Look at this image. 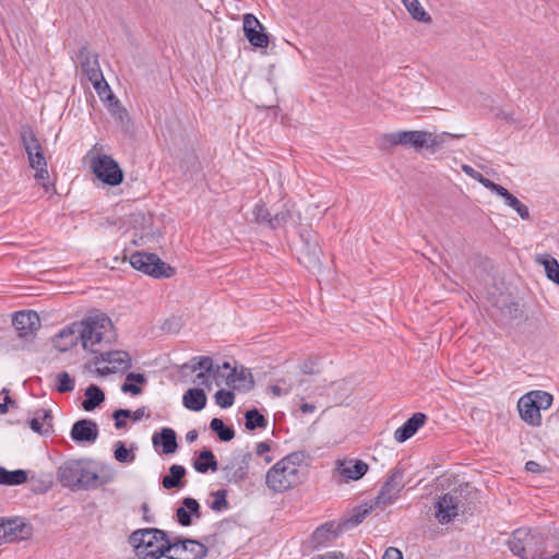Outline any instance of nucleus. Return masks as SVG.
Listing matches in <instances>:
<instances>
[{"label": "nucleus", "mask_w": 559, "mask_h": 559, "mask_svg": "<svg viewBox=\"0 0 559 559\" xmlns=\"http://www.w3.org/2000/svg\"><path fill=\"white\" fill-rule=\"evenodd\" d=\"M80 328L82 347L93 354L103 352L104 346L109 345L115 337L112 322L104 313L86 317Z\"/></svg>", "instance_id": "obj_1"}, {"label": "nucleus", "mask_w": 559, "mask_h": 559, "mask_svg": "<svg viewBox=\"0 0 559 559\" xmlns=\"http://www.w3.org/2000/svg\"><path fill=\"white\" fill-rule=\"evenodd\" d=\"M302 457V453L294 452L274 464L266 472V486L274 492H284L299 485L302 480L300 473Z\"/></svg>", "instance_id": "obj_2"}, {"label": "nucleus", "mask_w": 559, "mask_h": 559, "mask_svg": "<svg viewBox=\"0 0 559 559\" xmlns=\"http://www.w3.org/2000/svg\"><path fill=\"white\" fill-rule=\"evenodd\" d=\"M140 559H159L169 552L170 539L158 528H142L134 531L129 537Z\"/></svg>", "instance_id": "obj_3"}, {"label": "nucleus", "mask_w": 559, "mask_h": 559, "mask_svg": "<svg viewBox=\"0 0 559 559\" xmlns=\"http://www.w3.org/2000/svg\"><path fill=\"white\" fill-rule=\"evenodd\" d=\"M58 480L71 489H91L96 487L97 473L86 468L82 460H68L57 472Z\"/></svg>", "instance_id": "obj_4"}, {"label": "nucleus", "mask_w": 559, "mask_h": 559, "mask_svg": "<svg viewBox=\"0 0 559 559\" xmlns=\"http://www.w3.org/2000/svg\"><path fill=\"white\" fill-rule=\"evenodd\" d=\"M21 139L28 157L29 166L35 170V179L41 182L43 188L48 192L50 188H53V185H50L48 181L49 174L47 162L38 139L31 128H24L21 131Z\"/></svg>", "instance_id": "obj_5"}, {"label": "nucleus", "mask_w": 559, "mask_h": 559, "mask_svg": "<svg viewBox=\"0 0 559 559\" xmlns=\"http://www.w3.org/2000/svg\"><path fill=\"white\" fill-rule=\"evenodd\" d=\"M552 395L542 390L531 391L518 401L521 419L532 427L542 425L540 411L548 409L552 404Z\"/></svg>", "instance_id": "obj_6"}, {"label": "nucleus", "mask_w": 559, "mask_h": 559, "mask_svg": "<svg viewBox=\"0 0 559 559\" xmlns=\"http://www.w3.org/2000/svg\"><path fill=\"white\" fill-rule=\"evenodd\" d=\"M78 59L82 71L93 84L99 97L110 102L115 99V104L118 105L119 100L111 94L110 87L104 79L98 62V56L90 50L87 46H83L79 51Z\"/></svg>", "instance_id": "obj_7"}, {"label": "nucleus", "mask_w": 559, "mask_h": 559, "mask_svg": "<svg viewBox=\"0 0 559 559\" xmlns=\"http://www.w3.org/2000/svg\"><path fill=\"white\" fill-rule=\"evenodd\" d=\"M95 176L108 186H118L123 180V173L119 164L109 155L95 154L92 151L85 156Z\"/></svg>", "instance_id": "obj_8"}, {"label": "nucleus", "mask_w": 559, "mask_h": 559, "mask_svg": "<svg viewBox=\"0 0 559 559\" xmlns=\"http://www.w3.org/2000/svg\"><path fill=\"white\" fill-rule=\"evenodd\" d=\"M509 549L522 559H536L542 552V544L528 528L515 530L508 540Z\"/></svg>", "instance_id": "obj_9"}, {"label": "nucleus", "mask_w": 559, "mask_h": 559, "mask_svg": "<svg viewBox=\"0 0 559 559\" xmlns=\"http://www.w3.org/2000/svg\"><path fill=\"white\" fill-rule=\"evenodd\" d=\"M130 264L133 269L156 278L171 277L175 274V270L155 253L136 251L130 255Z\"/></svg>", "instance_id": "obj_10"}, {"label": "nucleus", "mask_w": 559, "mask_h": 559, "mask_svg": "<svg viewBox=\"0 0 559 559\" xmlns=\"http://www.w3.org/2000/svg\"><path fill=\"white\" fill-rule=\"evenodd\" d=\"M97 355L94 364L97 366L96 373L102 377L124 372L132 366L131 356L124 350L100 352Z\"/></svg>", "instance_id": "obj_11"}, {"label": "nucleus", "mask_w": 559, "mask_h": 559, "mask_svg": "<svg viewBox=\"0 0 559 559\" xmlns=\"http://www.w3.org/2000/svg\"><path fill=\"white\" fill-rule=\"evenodd\" d=\"M169 546V552H173L169 559H203L209 552L204 544L190 538L176 537L170 539Z\"/></svg>", "instance_id": "obj_12"}, {"label": "nucleus", "mask_w": 559, "mask_h": 559, "mask_svg": "<svg viewBox=\"0 0 559 559\" xmlns=\"http://www.w3.org/2000/svg\"><path fill=\"white\" fill-rule=\"evenodd\" d=\"M403 478V471L401 468H394L374 498V506L384 509L392 504L399 498L404 487Z\"/></svg>", "instance_id": "obj_13"}, {"label": "nucleus", "mask_w": 559, "mask_h": 559, "mask_svg": "<svg viewBox=\"0 0 559 559\" xmlns=\"http://www.w3.org/2000/svg\"><path fill=\"white\" fill-rule=\"evenodd\" d=\"M425 131H397L383 134L379 140L381 148H388L396 145H404L416 151L423 148Z\"/></svg>", "instance_id": "obj_14"}, {"label": "nucleus", "mask_w": 559, "mask_h": 559, "mask_svg": "<svg viewBox=\"0 0 559 559\" xmlns=\"http://www.w3.org/2000/svg\"><path fill=\"white\" fill-rule=\"evenodd\" d=\"M32 533V526L21 518L2 520L0 523L2 544L28 539Z\"/></svg>", "instance_id": "obj_15"}, {"label": "nucleus", "mask_w": 559, "mask_h": 559, "mask_svg": "<svg viewBox=\"0 0 559 559\" xmlns=\"http://www.w3.org/2000/svg\"><path fill=\"white\" fill-rule=\"evenodd\" d=\"M461 493L456 490L447 492L438 499L436 519L441 524L453 521L459 515Z\"/></svg>", "instance_id": "obj_16"}, {"label": "nucleus", "mask_w": 559, "mask_h": 559, "mask_svg": "<svg viewBox=\"0 0 559 559\" xmlns=\"http://www.w3.org/2000/svg\"><path fill=\"white\" fill-rule=\"evenodd\" d=\"M242 28L250 45L255 48H266L269 46V36L264 26L253 14L247 13L243 15Z\"/></svg>", "instance_id": "obj_17"}, {"label": "nucleus", "mask_w": 559, "mask_h": 559, "mask_svg": "<svg viewBox=\"0 0 559 559\" xmlns=\"http://www.w3.org/2000/svg\"><path fill=\"white\" fill-rule=\"evenodd\" d=\"M12 324L20 337L32 336L39 326V317L34 310H22L14 313Z\"/></svg>", "instance_id": "obj_18"}, {"label": "nucleus", "mask_w": 559, "mask_h": 559, "mask_svg": "<svg viewBox=\"0 0 559 559\" xmlns=\"http://www.w3.org/2000/svg\"><path fill=\"white\" fill-rule=\"evenodd\" d=\"M301 221L300 212L296 209L295 203L286 202L283 205V209L275 213L272 217L271 228H282V227H298Z\"/></svg>", "instance_id": "obj_19"}, {"label": "nucleus", "mask_w": 559, "mask_h": 559, "mask_svg": "<svg viewBox=\"0 0 559 559\" xmlns=\"http://www.w3.org/2000/svg\"><path fill=\"white\" fill-rule=\"evenodd\" d=\"M70 436L78 443H94L98 438V426L91 419H80L73 424Z\"/></svg>", "instance_id": "obj_20"}, {"label": "nucleus", "mask_w": 559, "mask_h": 559, "mask_svg": "<svg viewBox=\"0 0 559 559\" xmlns=\"http://www.w3.org/2000/svg\"><path fill=\"white\" fill-rule=\"evenodd\" d=\"M191 370L197 372L193 383L198 386L211 390V370H212V358L210 356H199L192 358Z\"/></svg>", "instance_id": "obj_21"}, {"label": "nucleus", "mask_w": 559, "mask_h": 559, "mask_svg": "<svg viewBox=\"0 0 559 559\" xmlns=\"http://www.w3.org/2000/svg\"><path fill=\"white\" fill-rule=\"evenodd\" d=\"M427 416L424 413H415L401 427L394 431V439L403 443L412 438L426 423Z\"/></svg>", "instance_id": "obj_22"}, {"label": "nucleus", "mask_w": 559, "mask_h": 559, "mask_svg": "<svg viewBox=\"0 0 559 559\" xmlns=\"http://www.w3.org/2000/svg\"><path fill=\"white\" fill-rule=\"evenodd\" d=\"M321 255L322 250L317 239H307L300 252L299 261L308 269H316L321 265Z\"/></svg>", "instance_id": "obj_23"}, {"label": "nucleus", "mask_w": 559, "mask_h": 559, "mask_svg": "<svg viewBox=\"0 0 559 559\" xmlns=\"http://www.w3.org/2000/svg\"><path fill=\"white\" fill-rule=\"evenodd\" d=\"M337 471L346 479L358 480L368 471V464L364 461H344L338 463Z\"/></svg>", "instance_id": "obj_24"}, {"label": "nucleus", "mask_w": 559, "mask_h": 559, "mask_svg": "<svg viewBox=\"0 0 559 559\" xmlns=\"http://www.w3.org/2000/svg\"><path fill=\"white\" fill-rule=\"evenodd\" d=\"M176 515L180 525H191V515H194L195 518L201 516L199 502L193 498H185L182 500V507L177 509Z\"/></svg>", "instance_id": "obj_25"}, {"label": "nucleus", "mask_w": 559, "mask_h": 559, "mask_svg": "<svg viewBox=\"0 0 559 559\" xmlns=\"http://www.w3.org/2000/svg\"><path fill=\"white\" fill-rule=\"evenodd\" d=\"M340 526L335 522H326L319 526L312 534V543L316 547L325 546L338 535Z\"/></svg>", "instance_id": "obj_26"}, {"label": "nucleus", "mask_w": 559, "mask_h": 559, "mask_svg": "<svg viewBox=\"0 0 559 559\" xmlns=\"http://www.w3.org/2000/svg\"><path fill=\"white\" fill-rule=\"evenodd\" d=\"M80 334H76L75 328L67 326L62 329L52 340L53 346L59 352H67L76 345Z\"/></svg>", "instance_id": "obj_27"}, {"label": "nucleus", "mask_w": 559, "mask_h": 559, "mask_svg": "<svg viewBox=\"0 0 559 559\" xmlns=\"http://www.w3.org/2000/svg\"><path fill=\"white\" fill-rule=\"evenodd\" d=\"M154 445H162L163 453L170 454L177 450L176 432L171 428H163L160 432H155L152 438Z\"/></svg>", "instance_id": "obj_28"}, {"label": "nucleus", "mask_w": 559, "mask_h": 559, "mask_svg": "<svg viewBox=\"0 0 559 559\" xmlns=\"http://www.w3.org/2000/svg\"><path fill=\"white\" fill-rule=\"evenodd\" d=\"M53 417L49 409H39L29 421L33 431L39 435H48L52 430Z\"/></svg>", "instance_id": "obj_29"}, {"label": "nucleus", "mask_w": 559, "mask_h": 559, "mask_svg": "<svg viewBox=\"0 0 559 559\" xmlns=\"http://www.w3.org/2000/svg\"><path fill=\"white\" fill-rule=\"evenodd\" d=\"M206 394L200 388L189 389L182 396L185 407L193 412L202 411L206 405Z\"/></svg>", "instance_id": "obj_30"}, {"label": "nucleus", "mask_w": 559, "mask_h": 559, "mask_svg": "<svg viewBox=\"0 0 559 559\" xmlns=\"http://www.w3.org/2000/svg\"><path fill=\"white\" fill-rule=\"evenodd\" d=\"M461 134H452L448 132L442 133H431L428 131H425L424 142H423V148H427L431 151L432 153L440 150L449 140L459 139L462 138Z\"/></svg>", "instance_id": "obj_31"}, {"label": "nucleus", "mask_w": 559, "mask_h": 559, "mask_svg": "<svg viewBox=\"0 0 559 559\" xmlns=\"http://www.w3.org/2000/svg\"><path fill=\"white\" fill-rule=\"evenodd\" d=\"M499 197H501L504 201V204L514 210L522 219L528 221L531 218L528 207L524 203H522L515 195L509 192L508 189L504 188V190L501 192Z\"/></svg>", "instance_id": "obj_32"}, {"label": "nucleus", "mask_w": 559, "mask_h": 559, "mask_svg": "<svg viewBox=\"0 0 559 559\" xmlns=\"http://www.w3.org/2000/svg\"><path fill=\"white\" fill-rule=\"evenodd\" d=\"M409 15L418 22L428 24L431 22V16L423 8L419 0H401Z\"/></svg>", "instance_id": "obj_33"}, {"label": "nucleus", "mask_w": 559, "mask_h": 559, "mask_svg": "<svg viewBox=\"0 0 559 559\" xmlns=\"http://www.w3.org/2000/svg\"><path fill=\"white\" fill-rule=\"evenodd\" d=\"M105 400L104 392L95 384H91L85 390V400L82 406L85 411L90 412L97 407Z\"/></svg>", "instance_id": "obj_34"}, {"label": "nucleus", "mask_w": 559, "mask_h": 559, "mask_svg": "<svg viewBox=\"0 0 559 559\" xmlns=\"http://www.w3.org/2000/svg\"><path fill=\"white\" fill-rule=\"evenodd\" d=\"M27 480L24 469L8 471L0 466V484L7 486L22 485Z\"/></svg>", "instance_id": "obj_35"}, {"label": "nucleus", "mask_w": 559, "mask_h": 559, "mask_svg": "<svg viewBox=\"0 0 559 559\" xmlns=\"http://www.w3.org/2000/svg\"><path fill=\"white\" fill-rule=\"evenodd\" d=\"M186 475V468L181 465H171L169 467V475L165 476L162 480L163 487L166 489L179 488L183 484L181 479Z\"/></svg>", "instance_id": "obj_36"}, {"label": "nucleus", "mask_w": 559, "mask_h": 559, "mask_svg": "<svg viewBox=\"0 0 559 559\" xmlns=\"http://www.w3.org/2000/svg\"><path fill=\"white\" fill-rule=\"evenodd\" d=\"M193 467L199 473H206L209 469L215 472L218 468L214 454L210 450H204L194 461Z\"/></svg>", "instance_id": "obj_37"}, {"label": "nucleus", "mask_w": 559, "mask_h": 559, "mask_svg": "<svg viewBox=\"0 0 559 559\" xmlns=\"http://www.w3.org/2000/svg\"><path fill=\"white\" fill-rule=\"evenodd\" d=\"M236 370L224 372L218 367L214 366V362L212 361L211 383L214 382L216 385H222L223 382H225L227 385L236 388Z\"/></svg>", "instance_id": "obj_38"}, {"label": "nucleus", "mask_w": 559, "mask_h": 559, "mask_svg": "<svg viewBox=\"0 0 559 559\" xmlns=\"http://www.w3.org/2000/svg\"><path fill=\"white\" fill-rule=\"evenodd\" d=\"M537 262L543 264L545 267L546 276L548 280L559 285V263L551 255H543L537 258Z\"/></svg>", "instance_id": "obj_39"}, {"label": "nucleus", "mask_w": 559, "mask_h": 559, "mask_svg": "<svg viewBox=\"0 0 559 559\" xmlns=\"http://www.w3.org/2000/svg\"><path fill=\"white\" fill-rule=\"evenodd\" d=\"M246 418V428L248 430H254L257 428H265L267 425L266 418L259 413L258 409H249L245 414Z\"/></svg>", "instance_id": "obj_40"}, {"label": "nucleus", "mask_w": 559, "mask_h": 559, "mask_svg": "<svg viewBox=\"0 0 559 559\" xmlns=\"http://www.w3.org/2000/svg\"><path fill=\"white\" fill-rule=\"evenodd\" d=\"M210 427L222 441L227 442L235 437V431L230 427L225 426L224 421L219 418H213L210 423Z\"/></svg>", "instance_id": "obj_41"}, {"label": "nucleus", "mask_w": 559, "mask_h": 559, "mask_svg": "<svg viewBox=\"0 0 559 559\" xmlns=\"http://www.w3.org/2000/svg\"><path fill=\"white\" fill-rule=\"evenodd\" d=\"M250 461H251V454L249 452H246L241 456L240 465L233 471L231 476L229 477V480L234 481V483H239V481L246 479Z\"/></svg>", "instance_id": "obj_42"}, {"label": "nucleus", "mask_w": 559, "mask_h": 559, "mask_svg": "<svg viewBox=\"0 0 559 559\" xmlns=\"http://www.w3.org/2000/svg\"><path fill=\"white\" fill-rule=\"evenodd\" d=\"M57 380V390L60 393L72 392L74 390L75 383L74 379L70 377L67 371H61L56 376Z\"/></svg>", "instance_id": "obj_43"}, {"label": "nucleus", "mask_w": 559, "mask_h": 559, "mask_svg": "<svg viewBox=\"0 0 559 559\" xmlns=\"http://www.w3.org/2000/svg\"><path fill=\"white\" fill-rule=\"evenodd\" d=\"M115 459L120 463H132L135 460V454L129 451L122 441H117L115 444Z\"/></svg>", "instance_id": "obj_44"}, {"label": "nucleus", "mask_w": 559, "mask_h": 559, "mask_svg": "<svg viewBox=\"0 0 559 559\" xmlns=\"http://www.w3.org/2000/svg\"><path fill=\"white\" fill-rule=\"evenodd\" d=\"M254 221L259 224H265L271 228V222L273 215L269 212L267 207L263 203L255 204L252 211Z\"/></svg>", "instance_id": "obj_45"}, {"label": "nucleus", "mask_w": 559, "mask_h": 559, "mask_svg": "<svg viewBox=\"0 0 559 559\" xmlns=\"http://www.w3.org/2000/svg\"><path fill=\"white\" fill-rule=\"evenodd\" d=\"M214 500L211 502V509L215 512H222L228 509V501L226 499L227 491L219 489L213 493Z\"/></svg>", "instance_id": "obj_46"}, {"label": "nucleus", "mask_w": 559, "mask_h": 559, "mask_svg": "<svg viewBox=\"0 0 559 559\" xmlns=\"http://www.w3.org/2000/svg\"><path fill=\"white\" fill-rule=\"evenodd\" d=\"M215 402L222 408H228L233 406L235 402V395L231 391L218 390L215 393Z\"/></svg>", "instance_id": "obj_47"}, {"label": "nucleus", "mask_w": 559, "mask_h": 559, "mask_svg": "<svg viewBox=\"0 0 559 559\" xmlns=\"http://www.w3.org/2000/svg\"><path fill=\"white\" fill-rule=\"evenodd\" d=\"M112 417L115 419V427L117 429H122L127 426V421L124 420V418L131 417V411L119 408L114 412Z\"/></svg>", "instance_id": "obj_48"}, {"label": "nucleus", "mask_w": 559, "mask_h": 559, "mask_svg": "<svg viewBox=\"0 0 559 559\" xmlns=\"http://www.w3.org/2000/svg\"><path fill=\"white\" fill-rule=\"evenodd\" d=\"M480 185H483L486 189L495 192L497 195H500L504 190V187L491 181L490 179L484 177L481 174L476 179Z\"/></svg>", "instance_id": "obj_49"}, {"label": "nucleus", "mask_w": 559, "mask_h": 559, "mask_svg": "<svg viewBox=\"0 0 559 559\" xmlns=\"http://www.w3.org/2000/svg\"><path fill=\"white\" fill-rule=\"evenodd\" d=\"M372 508L373 507L371 506L370 508H362V507H360V508L356 509L354 514H353V516H352V519H350V521L355 525L361 523L362 520L371 512Z\"/></svg>", "instance_id": "obj_50"}, {"label": "nucleus", "mask_w": 559, "mask_h": 559, "mask_svg": "<svg viewBox=\"0 0 559 559\" xmlns=\"http://www.w3.org/2000/svg\"><path fill=\"white\" fill-rule=\"evenodd\" d=\"M121 391L123 393H131L132 395H139L142 393V389L138 383L124 382L121 385Z\"/></svg>", "instance_id": "obj_51"}, {"label": "nucleus", "mask_w": 559, "mask_h": 559, "mask_svg": "<svg viewBox=\"0 0 559 559\" xmlns=\"http://www.w3.org/2000/svg\"><path fill=\"white\" fill-rule=\"evenodd\" d=\"M126 382L143 384L146 383V378L143 373L129 372L126 377Z\"/></svg>", "instance_id": "obj_52"}, {"label": "nucleus", "mask_w": 559, "mask_h": 559, "mask_svg": "<svg viewBox=\"0 0 559 559\" xmlns=\"http://www.w3.org/2000/svg\"><path fill=\"white\" fill-rule=\"evenodd\" d=\"M382 559H403V555L397 548L389 547L384 551Z\"/></svg>", "instance_id": "obj_53"}, {"label": "nucleus", "mask_w": 559, "mask_h": 559, "mask_svg": "<svg viewBox=\"0 0 559 559\" xmlns=\"http://www.w3.org/2000/svg\"><path fill=\"white\" fill-rule=\"evenodd\" d=\"M270 451V444L267 442H259L255 447V453L259 456H263Z\"/></svg>", "instance_id": "obj_54"}, {"label": "nucleus", "mask_w": 559, "mask_h": 559, "mask_svg": "<svg viewBox=\"0 0 559 559\" xmlns=\"http://www.w3.org/2000/svg\"><path fill=\"white\" fill-rule=\"evenodd\" d=\"M525 469L532 473H540L543 471L542 466L535 461L526 462Z\"/></svg>", "instance_id": "obj_55"}, {"label": "nucleus", "mask_w": 559, "mask_h": 559, "mask_svg": "<svg viewBox=\"0 0 559 559\" xmlns=\"http://www.w3.org/2000/svg\"><path fill=\"white\" fill-rule=\"evenodd\" d=\"M462 170L467 175L469 176L471 178L473 179H477L478 176L480 175L479 171L475 170L472 166H468V165H463L462 166Z\"/></svg>", "instance_id": "obj_56"}, {"label": "nucleus", "mask_w": 559, "mask_h": 559, "mask_svg": "<svg viewBox=\"0 0 559 559\" xmlns=\"http://www.w3.org/2000/svg\"><path fill=\"white\" fill-rule=\"evenodd\" d=\"M145 416V408L141 407L134 412H131V417L134 421L141 420Z\"/></svg>", "instance_id": "obj_57"}, {"label": "nucleus", "mask_w": 559, "mask_h": 559, "mask_svg": "<svg viewBox=\"0 0 559 559\" xmlns=\"http://www.w3.org/2000/svg\"><path fill=\"white\" fill-rule=\"evenodd\" d=\"M300 411L304 414H311V413H313L316 411V406L313 404L302 403L300 405Z\"/></svg>", "instance_id": "obj_58"}, {"label": "nucleus", "mask_w": 559, "mask_h": 559, "mask_svg": "<svg viewBox=\"0 0 559 559\" xmlns=\"http://www.w3.org/2000/svg\"><path fill=\"white\" fill-rule=\"evenodd\" d=\"M198 438V432L195 430H190L187 435H186V440L189 442V443H192L197 440Z\"/></svg>", "instance_id": "obj_59"}, {"label": "nucleus", "mask_w": 559, "mask_h": 559, "mask_svg": "<svg viewBox=\"0 0 559 559\" xmlns=\"http://www.w3.org/2000/svg\"><path fill=\"white\" fill-rule=\"evenodd\" d=\"M216 367H218L224 372H229L230 370H236L235 368H231L230 364L227 361H225L222 365H217Z\"/></svg>", "instance_id": "obj_60"}, {"label": "nucleus", "mask_w": 559, "mask_h": 559, "mask_svg": "<svg viewBox=\"0 0 559 559\" xmlns=\"http://www.w3.org/2000/svg\"><path fill=\"white\" fill-rule=\"evenodd\" d=\"M246 379H247V376H246L245 371L237 372L236 382L245 381Z\"/></svg>", "instance_id": "obj_61"}, {"label": "nucleus", "mask_w": 559, "mask_h": 559, "mask_svg": "<svg viewBox=\"0 0 559 559\" xmlns=\"http://www.w3.org/2000/svg\"><path fill=\"white\" fill-rule=\"evenodd\" d=\"M271 390H272V393H273L275 396H281V395H282V390H281V388H280V386H277V385H273Z\"/></svg>", "instance_id": "obj_62"}, {"label": "nucleus", "mask_w": 559, "mask_h": 559, "mask_svg": "<svg viewBox=\"0 0 559 559\" xmlns=\"http://www.w3.org/2000/svg\"><path fill=\"white\" fill-rule=\"evenodd\" d=\"M8 413V405L7 403H0V414H7Z\"/></svg>", "instance_id": "obj_63"}, {"label": "nucleus", "mask_w": 559, "mask_h": 559, "mask_svg": "<svg viewBox=\"0 0 559 559\" xmlns=\"http://www.w3.org/2000/svg\"><path fill=\"white\" fill-rule=\"evenodd\" d=\"M264 461H265V463H267V464H269V463H271V462L273 461V457H272V456H270V455H265V456H264Z\"/></svg>", "instance_id": "obj_64"}]
</instances>
